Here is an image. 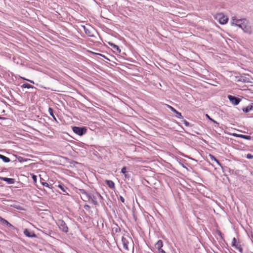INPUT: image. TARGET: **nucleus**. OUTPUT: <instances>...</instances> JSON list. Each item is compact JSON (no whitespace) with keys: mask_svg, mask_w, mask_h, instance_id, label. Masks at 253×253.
Listing matches in <instances>:
<instances>
[{"mask_svg":"<svg viewBox=\"0 0 253 253\" xmlns=\"http://www.w3.org/2000/svg\"><path fill=\"white\" fill-rule=\"evenodd\" d=\"M72 129L74 132L79 135H83L86 132V129L84 127H81L78 126H74Z\"/></svg>","mask_w":253,"mask_h":253,"instance_id":"nucleus-4","label":"nucleus"},{"mask_svg":"<svg viewBox=\"0 0 253 253\" xmlns=\"http://www.w3.org/2000/svg\"><path fill=\"white\" fill-rule=\"evenodd\" d=\"M175 114L177 115L176 117L177 118H183L182 115H181V113L178 112L177 111V112L175 113Z\"/></svg>","mask_w":253,"mask_h":253,"instance_id":"nucleus-28","label":"nucleus"},{"mask_svg":"<svg viewBox=\"0 0 253 253\" xmlns=\"http://www.w3.org/2000/svg\"><path fill=\"white\" fill-rule=\"evenodd\" d=\"M247 157V158L249 159H252V158H253V155H251V154H248L247 155V157Z\"/></svg>","mask_w":253,"mask_h":253,"instance_id":"nucleus-29","label":"nucleus"},{"mask_svg":"<svg viewBox=\"0 0 253 253\" xmlns=\"http://www.w3.org/2000/svg\"><path fill=\"white\" fill-rule=\"evenodd\" d=\"M107 184L110 188H114L115 184L111 180H107L106 181Z\"/></svg>","mask_w":253,"mask_h":253,"instance_id":"nucleus-17","label":"nucleus"},{"mask_svg":"<svg viewBox=\"0 0 253 253\" xmlns=\"http://www.w3.org/2000/svg\"><path fill=\"white\" fill-rule=\"evenodd\" d=\"M183 123H184V125H185L186 126H189V125H190L189 123V122H187V121H186V120H184V121H183Z\"/></svg>","mask_w":253,"mask_h":253,"instance_id":"nucleus-30","label":"nucleus"},{"mask_svg":"<svg viewBox=\"0 0 253 253\" xmlns=\"http://www.w3.org/2000/svg\"><path fill=\"white\" fill-rule=\"evenodd\" d=\"M90 199L91 200L92 203L94 205H97V202L95 200L94 196H91V198H89V200Z\"/></svg>","mask_w":253,"mask_h":253,"instance_id":"nucleus-25","label":"nucleus"},{"mask_svg":"<svg viewBox=\"0 0 253 253\" xmlns=\"http://www.w3.org/2000/svg\"><path fill=\"white\" fill-rule=\"evenodd\" d=\"M250 79L248 75L241 76L240 78V81L244 82H247V83L250 82Z\"/></svg>","mask_w":253,"mask_h":253,"instance_id":"nucleus-12","label":"nucleus"},{"mask_svg":"<svg viewBox=\"0 0 253 253\" xmlns=\"http://www.w3.org/2000/svg\"><path fill=\"white\" fill-rule=\"evenodd\" d=\"M0 159H1L3 162L5 163H8L10 161L9 158L6 157L0 154Z\"/></svg>","mask_w":253,"mask_h":253,"instance_id":"nucleus-14","label":"nucleus"},{"mask_svg":"<svg viewBox=\"0 0 253 253\" xmlns=\"http://www.w3.org/2000/svg\"><path fill=\"white\" fill-rule=\"evenodd\" d=\"M7 226H9V227H12L13 228H14V226L13 225H12L10 223H9L8 224H6Z\"/></svg>","mask_w":253,"mask_h":253,"instance_id":"nucleus-38","label":"nucleus"},{"mask_svg":"<svg viewBox=\"0 0 253 253\" xmlns=\"http://www.w3.org/2000/svg\"><path fill=\"white\" fill-rule=\"evenodd\" d=\"M242 29L244 32L251 34L252 33V27L251 23L246 19H242Z\"/></svg>","mask_w":253,"mask_h":253,"instance_id":"nucleus-2","label":"nucleus"},{"mask_svg":"<svg viewBox=\"0 0 253 253\" xmlns=\"http://www.w3.org/2000/svg\"><path fill=\"white\" fill-rule=\"evenodd\" d=\"M228 98L230 101L234 105H237L240 102V99L232 95H228Z\"/></svg>","mask_w":253,"mask_h":253,"instance_id":"nucleus-8","label":"nucleus"},{"mask_svg":"<svg viewBox=\"0 0 253 253\" xmlns=\"http://www.w3.org/2000/svg\"><path fill=\"white\" fill-rule=\"evenodd\" d=\"M210 156L212 161H215L218 165H220L219 161L213 156L210 155Z\"/></svg>","mask_w":253,"mask_h":253,"instance_id":"nucleus-21","label":"nucleus"},{"mask_svg":"<svg viewBox=\"0 0 253 253\" xmlns=\"http://www.w3.org/2000/svg\"><path fill=\"white\" fill-rule=\"evenodd\" d=\"M27 81H28V82H30L31 83H32L33 84H34V82L31 80H27Z\"/></svg>","mask_w":253,"mask_h":253,"instance_id":"nucleus-39","label":"nucleus"},{"mask_svg":"<svg viewBox=\"0 0 253 253\" xmlns=\"http://www.w3.org/2000/svg\"><path fill=\"white\" fill-rule=\"evenodd\" d=\"M232 246L234 247L235 249L238 250L240 253H242V248H241V245L237 242V240L235 238H234L232 240Z\"/></svg>","mask_w":253,"mask_h":253,"instance_id":"nucleus-7","label":"nucleus"},{"mask_svg":"<svg viewBox=\"0 0 253 253\" xmlns=\"http://www.w3.org/2000/svg\"><path fill=\"white\" fill-rule=\"evenodd\" d=\"M32 177V179H33V180L35 182H36V181H37V176H36V175H33Z\"/></svg>","mask_w":253,"mask_h":253,"instance_id":"nucleus-32","label":"nucleus"},{"mask_svg":"<svg viewBox=\"0 0 253 253\" xmlns=\"http://www.w3.org/2000/svg\"><path fill=\"white\" fill-rule=\"evenodd\" d=\"M120 200L121 201V202L122 203H124L125 202V199L122 196H120Z\"/></svg>","mask_w":253,"mask_h":253,"instance_id":"nucleus-34","label":"nucleus"},{"mask_svg":"<svg viewBox=\"0 0 253 253\" xmlns=\"http://www.w3.org/2000/svg\"><path fill=\"white\" fill-rule=\"evenodd\" d=\"M0 179L6 182L8 184H13L15 182V179L13 178L2 177Z\"/></svg>","mask_w":253,"mask_h":253,"instance_id":"nucleus-10","label":"nucleus"},{"mask_svg":"<svg viewBox=\"0 0 253 253\" xmlns=\"http://www.w3.org/2000/svg\"><path fill=\"white\" fill-rule=\"evenodd\" d=\"M163 242L162 240H159L155 245V248L160 250L162 249L163 247Z\"/></svg>","mask_w":253,"mask_h":253,"instance_id":"nucleus-11","label":"nucleus"},{"mask_svg":"<svg viewBox=\"0 0 253 253\" xmlns=\"http://www.w3.org/2000/svg\"><path fill=\"white\" fill-rule=\"evenodd\" d=\"M239 135L240 134H237V133H235L232 134V136L237 137H239Z\"/></svg>","mask_w":253,"mask_h":253,"instance_id":"nucleus-35","label":"nucleus"},{"mask_svg":"<svg viewBox=\"0 0 253 253\" xmlns=\"http://www.w3.org/2000/svg\"><path fill=\"white\" fill-rule=\"evenodd\" d=\"M109 44L115 49L118 51L119 53L121 52V49L119 46L113 43H109Z\"/></svg>","mask_w":253,"mask_h":253,"instance_id":"nucleus-16","label":"nucleus"},{"mask_svg":"<svg viewBox=\"0 0 253 253\" xmlns=\"http://www.w3.org/2000/svg\"><path fill=\"white\" fill-rule=\"evenodd\" d=\"M48 112H49L50 115L53 117V118L55 120H56V118H55V116L53 114V109L52 108H49Z\"/></svg>","mask_w":253,"mask_h":253,"instance_id":"nucleus-20","label":"nucleus"},{"mask_svg":"<svg viewBox=\"0 0 253 253\" xmlns=\"http://www.w3.org/2000/svg\"><path fill=\"white\" fill-rule=\"evenodd\" d=\"M57 224L59 228V229L64 232L67 233L68 231V228L65 223V222L62 220H58Z\"/></svg>","mask_w":253,"mask_h":253,"instance_id":"nucleus-5","label":"nucleus"},{"mask_svg":"<svg viewBox=\"0 0 253 253\" xmlns=\"http://www.w3.org/2000/svg\"><path fill=\"white\" fill-rule=\"evenodd\" d=\"M214 17L221 24H226L228 20V18L221 13L216 14L214 15Z\"/></svg>","mask_w":253,"mask_h":253,"instance_id":"nucleus-3","label":"nucleus"},{"mask_svg":"<svg viewBox=\"0 0 253 253\" xmlns=\"http://www.w3.org/2000/svg\"><path fill=\"white\" fill-rule=\"evenodd\" d=\"M43 185L44 186L47 187L49 188V185L47 182H43L42 183Z\"/></svg>","mask_w":253,"mask_h":253,"instance_id":"nucleus-33","label":"nucleus"},{"mask_svg":"<svg viewBox=\"0 0 253 253\" xmlns=\"http://www.w3.org/2000/svg\"><path fill=\"white\" fill-rule=\"evenodd\" d=\"M121 172L123 173L124 174H125V176L126 177H127V174H126V167H123L121 170Z\"/></svg>","mask_w":253,"mask_h":253,"instance_id":"nucleus-24","label":"nucleus"},{"mask_svg":"<svg viewBox=\"0 0 253 253\" xmlns=\"http://www.w3.org/2000/svg\"><path fill=\"white\" fill-rule=\"evenodd\" d=\"M159 253H166V252L163 249H161L159 250Z\"/></svg>","mask_w":253,"mask_h":253,"instance_id":"nucleus-36","label":"nucleus"},{"mask_svg":"<svg viewBox=\"0 0 253 253\" xmlns=\"http://www.w3.org/2000/svg\"><path fill=\"white\" fill-rule=\"evenodd\" d=\"M122 241L125 251L127 253H131L133 249V243L131 239L123 237Z\"/></svg>","mask_w":253,"mask_h":253,"instance_id":"nucleus-1","label":"nucleus"},{"mask_svg":"<svg viewBox=\"0 0 253 253\" xmlns=\"http://www.w3.org/2000/svg\"><path fill=\"white\" fill-rule=\"evenodd\" d=\"M81 194L82 195V198L85 200H89V198H91V196L89 195L87 192L84 189L80 190Z\"/></svg>","mask_w":253,"mask_h":253,"instance_id":"nucleus-9","label":"nucleus"},{"mask_svg":"<svg viewBox=\"0 0 253 253\" xmlns=\"http://www.w3.org/2000/svg\"><path fill=\"white\" fill-rule=\"evenodd\" d=\"M24 234L28 237H32L35 236L34 234L30 232L28 229H25L24 231Z\"/></svg>","mask_w":253,"mask_h":253,"instance_id":"nucleus-13","label":"nucleus"},{"mask_svg":"<svg viewBox=\"0 0 253 253\" xmlns=\"http://www.w3.org/2000/svg\"><path fill=\"white\" fill-rule=\"evenodd\" d=\"M22 86L24 88H27L33 87L31 85H30V84H23Z\"/></svg>","mask_w":253,"mask_h":253,"instance_id":"nucleus-23","label":"nucleus"},{"mask_svg":"<svg viewBox=\"0 0 253 253\" xmlns=\"http://www.w3.org/2000/svg\"><path fill=\"white\" fill-rule=\"evenodd\" d=\"M99 55H100V56H103L102 55H101V54H98Z\"/></svg>","mask_w":253,"mask_h":253,"instance_id":"nucleus-40","label":"nucleus"},{"mask_svg":"<svg viewBox=\"0 0 253 253\" xmlns=\"http://www.w3.org/2000/svg\"><path fill=\"white\" fill-rule=\"evenodd\" d=\"M239 137L242 138H243V139H247V140H251V139H252V137H251V136L245 135H243V134H240L239 136Z\"/></svg>","mask_w":253,"mask_h":253,"instance_id":"nucleus-18","label":"nucleus"},{"mask_svg":"<svg viewBox=\"0 0 253 253\" xmlns=\"http://www.w3.org/2000/svg\"><path fill=\"white\" fill-rule=\"evenodd\" d=\"M58 187L63 192L67 193V190L68 189L67 187L62 185H59Z\"/></svg>","mask_w":253,"mask_h":253,"instance_id":"nucleus-19","label":"nucleus"},{"mask_svg":"<svg viewBox=\"0 0 253 253\" xmlns=\"http://www.w3.org/2000/svg\"><path fill=\"white\" fill-rule=\"evenodd\" d=\"M253 110V104L252 105L247 106L246 108L243 109V111L246 113Z\"/></svg>","mask_w":253,"mask_h":253,"instance_id":"nucleus-15","label":"nucleus"},{"mask_svg":"<svg viewBox=\"0 0 253 253\" xmlns=\"http://www.w3.org/2000/svg\"><path fill=\"white\" fill-rule=\"evenodd\" d=\"M206 116L207 118H208L210 120L213 122L214 123H216V122L215 121H214L213 119H212L211 118H210V117L208 115V114H206Z\"/></svg>","mask_w":253,"mask_h":253,"instance_id":"nucleus-31","label":"nucleus"},{"mask_svg":"<svg viewBox=\"0 0 253 253\" xmlns=\"http://www.w3.org/2000/svg\"><path fill=\"white\" fill-rule=\"evenodd\" d=\"M167 107L169 108L172 112H174L175 113L177 112V111L172 107L169 105H167Z\"/></svg>","mask_w":253,"mask_h":253,"instance_id":"nucleus-27","label":"nucleus"},{"mask_svg":"<svg viewBox=\"0 0 253 253\" xmlns=\"http://www.w3.org/2000/svg\"><path fill=\"white\" fill-rule=\"evenodd\" d=\"M84 208L85 210H88L89 209V208H90L89 206L88 205H85L84 206Z\"/></svg>","mask_w":253,"mask_h":253,"instance_id":"nucleus-37","label":"nucleus"},{"mask_svg":"<svg viewBox=\"0 0 253 253\" xmlns=\"http://www.w3.org/2000/svg\"><path fill=\"white\" fill-rule=\"evenodd\" d=\"M0 222L2 223V224H9V222L5 219L1 218V220H0Z\"/></svg>","mask_w":253,"mask_h":253,"instance_id":"nucleus-26","label":"nucleus"},{"mask_svg":"<svg viewBox=\"0 0 253 253\" xmlns=\"http://www.w3.org/2000/svg\"><path fill=\"white\" fill-rule=\"evenodd\" d=\"M242 19H238L235 17H233L231 20V24L232 26H238L242 29Z\"/></svg>","mask_w":253,"mask_h":253,"instance_id":"nucleus-6","label":"nucleus"},{"mask_svg":"<svg viewBox=\"0 0 253 253\" xmlns=\"http://www.w3.org/2000/svg\"><path fill=\"white\" fill-rule=\"evenodd\" d=\"M84 31H85V33H86V34H87L89 36H92V35L91 34V33L88 29H86L85 27V26H84Z\"/></svg>","mask_w":253,"mask_h":253,"instance_id":"nucleus-22","label":"nucleus"}]
</instances>
